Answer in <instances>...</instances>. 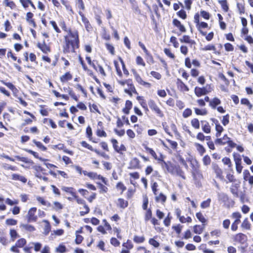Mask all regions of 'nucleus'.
Masks as SVG:
<instances>
[{
    "mask_svg": "<svg viewBox=\"0 0 253 253\" xmlns=\"http://www.w3.org/2000/svg\"><path fill=\"white\" fill-rule=\"evenodd\" d=\"M79 39L78 32L76 30H69L68 34L64 36L63 51L65 53L75 52L79 47Z\"/></svg>",
    "mask_w": 253,
    "mask_h": 253,
    "instance_id": "obj_1",
    "label": "nucleus"
},
{
    "mask_svg": "<svg viewBox=\"0 0 253 253\" xmlns=\"http://www.w3.org/2000/svg\"><path fill=\"white\" fill-rule=\"evenodd\" d=\"M194 91L197 96L200 97L211 92V88L209 85H207L202 88L196 86L195 88Z\"/></svg>",
    "mask_w": 253,
    "mask_h": 253,
    "instance_id": "obj_2",
    "label": "nucleus"
},
{
    "mask_svg": "<svg viewBox=\"0 0 253 253\" xmlns=\"http://www.w3.org/2000/svg\"><path fill=\"white\" fill-rule=\"evenodd\" d=\"M148 104L150 108L153 111L155 112L158 116L160 117H163L164 116V114L157 106L154 100L150 99L148 102Z\"/></svg>",
    "mask_w": 253,
    "mask_h": 253,
    "instance_id": "obj_3",
    "label": "nucleus"
},
{
    "mask_svg": "<svg viewBox=\"0 0 253 253\" xmlns=\"http://www.w3.org/2000/svg\"><path fill=\"white\" fill-rule=\"evenodd\" d=\"M15 158L17 160L23 162L27 164L26 165H24L22 164L21 165V166L25 169H29L31 168V167L34 164L33 161L28 159V158L20 157L19 156H15Z\"/></svg>",
    "mask_w": 253,
    "mask_h": 253,
    "instance_id": "obj_4",
    "label": "nucleus"
},
{
    "mask_svg": "<svg viewBox=\"0 0 253 253\" xmlns=\"http://www.w3.org/2000/svg\"><path fill=\"white\" fill-rule=\"evenodd\" d=\"M212 169L216 174V178H219L222 181L224 180V176L223 175V170L218 167L217 164L216 163H212Z\"/></svg>",
    "mask_w": 253,
    "mask_h": 253,
    "instance_id": "obj_5",
    "label": "nucleus"
},
{
    "mask_svg": "<svg viewBox=\"0 0 253 253\" xmlns=\"http://www.w3.org/2000/svg\"><path fill=\"white\" fill-rule=\"evenodd\" d=\"M37 211L36 208H32L28 211L27 218L28 222H35L37 220V216L35 215Z\"/></svg>",
    "mask_w": 253,
    "mask_h": 253,
    "instance_id": "obj_6",
    "label": "nucleus"
},
{
    "mask_svg": "<svg viewBox=\"0 0 253 253\" xmlns=\"http://www.w3.org/2000/svg\"><path fill=\"white\" fill-rule=\"evenodd\" d=\"M158 160L159 161V163L164 169H166L168 172H172L173 167L170 162H166L161 159H158Z\"/></svg>",
    "mask_w": 253,
    "mask_h": 253,
    "instance_id": "obj_7",
    "label": "nucleus"
},
{
    "mask_svg": "<svg viewBox=\"0 0 253 253\" xmlns=\"http://www.w3.org/2000/svg\"><path fill=\"white\" fill-rule=\"evenodd\" d=\"M79 14L82 18V22L84 24L86 30L88 32L91 31L92 29V27L87 18L85 17L83 13L81 11H79Z\"/></svg>",
    "mask_w": 253,
    "mask_h": 253,
    "instance_id": "obj_8",
    "label": "nucleus"
},
{
    "mask_svg": "<svg viewBox=\"0 0 253 253\" xmlns=\"http://www.w3.org/2000/svg\"><path fill=\"white\" fill-rule=\"evenodd\" d=\"M211 121L215 125V130L216 131L215 136L218 137L220 136L221 132L223 131V127L219 124L218 120L212 118Z\"/></svg>",
    "mask_w": 253,
    "mask_h": 253,
    "instance_id": "obj_9",
    "label": "nucleus"
},
{
    "mask_svg": "<svg viewBox=\"0 0 253 253\" xmlns=\"http://www.w3.org/2000/svg\"><path fill=\"white\" fill-rule=\"evenodd\" d=\"M140 168V161L137 158H133L130 161L128 169H139Z\"/></svg>",
    "mask_w": 253,
    "mask_h": 253,
    "instance_id": "obj_10",
    "label": "nucleus"
},
{
    "mask_svg": "<svg viewBox=\"0 0 253 253\" xmlns=\"http://www.w3.org/2000/svg\"><path fill=\"white\" fill-rule=\"evenodd\" d=\"M133 75L136 82L140 84L146 86L148 87H150L151 84L149 83L144 81L141 77L136 73L135 71H133Z\"/></svg>",
    "mask_w": 253,
    "mask_h": 253,
    "instance_id": "obj_11",
    "label": "nucleus"
},
{
    "mask_svg": "<svg viewBox=\"0 0 253 253\" xmlns=\"http://www.w3.org/2000/svg\"><path fill=\"white\" fill-rule=\"evenodd\" d=\"M239 187V183H234L232 184L230 188V192L236 197H238V188Z\"/></svg>",
    "mask_w": 253,
    "mask_h": 253,
    "instance_id": "obj_12",
    "label": "nucleus"
},
{
    "mask_svg": "<svg viewBox=\"0 0 253 253\" xmlns=\"http://www.w3.org/2000/svg\"><path fill=\"white\" fill-rule=\"evenodd\" d=\"M246 236L243 233H238L235 235L234 241L241 243H244L246 240Z\"/></svg>",
    "mask_w": 253,
    "mask_h": 253,
    "instance_id": "obj_13",
    "label": "nucleus"
},
{
    "mask_svg": "<svg viewBox=\"0 0 253 253\" xmlns=\"http://www.w3.org/2000/svg\"><path fill=\"white\" fill-rule=\"evenodd\" d=\"M38 47L44 53L50 52V47L45 44L44 41L42 43H38Z\"/></svg>",
    "mask_w": 253,
    "mask_h": 253,
    "instance_id": "obj_14",
    "label": "nucleus"
},
{
    "mask_svg": "<svg viewBox=\"0 0 253 253\" xmlns=\"http://www.w3.org/2000/svg\"><path fill=\"white\" fill-rule=\"evenodd\" d=\"M155 196V201L156 202L161 203L162 204H164L166 201L167 196L162 193H160L159 195L157 194Z\"/></svg>",
    "mask_w": 253,
    "mask_h": 253,
    "instance_id": "obj_15",
    "label": "nucleus"
},
{
    "mask_svg": "<svg viewBox=\"0 0 253 253\" xmlns=\"http://www.w3.org/2000/svg\"><path fill=\"white\" fill-rule=\"evenodd\" d=\"M176 84L178 87L180 88L181 90L186 92L189 91V89L188 86L186 85L185 84L179 79H177Z\"/></svg>",
    "mask_w": 253,
    "mask_h": 253,
    "instance_id": "obj_16",
    "label": "nucleus"
},
{
    "mask_svg": "<svg viewBox=\"0 0 253 253\" xmlns=\"http://www.w3.org/2000/svg\"><path fill=\"white\" fill-rule=\"evenodd\" d=\"M202 124V130L206 133H210L211 132V126L208 122L207 121H201Z\"/></svg>",
    "mask_w": 253,
    "mask_h": 253,
    "instance_id": "obj_17",
    "label": "nucleus"
},
{
    "mask_svg": "<svg viewBox=\"0 0 253 253\" xmlns=\"http://www.w3.org/2000/svg\"><path fill=\"white\" fill-rule=\"evenodd\" d=\"M172 23L175 26L178 27L181 32H186V29L184 27V26L183 25H182L181 24L179 20H178L177 19H174L173 20Z\"/></svg>",
    "mask_w": 253,
    "mask_h": 253,
    "instance_id": "obj_18",
    "label": "nucleus"
},
{
    "mask_svg": "<svg viewBox=\"0 0 253 253\" xmlns=\"http://www.w3.org/2000/svg\"><path fill=\"white\" fill-rule=\"evenodd\" d=\"M12 179L14 180L20 181L24 183H25L27 182V179L24 176L18 174H13L12 175Z\"/></svg>",
    "mask_w": 253,
    "mask_h": 253,
    "instance_id": "obj_19",
    "label": "nucleus"
},
{
    "mask_svg": "<svg viewBox=\"0 0 253 253\" xmlns=\"http://www.w3.org/2000/svg\"><path fill=\"white\" fill-rule=\"evenodd\" d=\"M72 78V75L69 73L67 72L64 75L60 77V81L62 83L67 82Z\"/></svg>",
    "mask_w": 253,
    "mask_h": 253,
    "instance_id": "obj_20",
    "label": "nucleus"
},
{
    "mask_svg": "<svg viewBox=\"0 0 253 253\" xmlns=\"http://www.w3.org/2000/svg\"><path fill=\"white\" fill-rule=\"evenodd\" d=\"M61 189L65 192L71 194L74 198H77L76 194L74 191V188L66 186H62Z\"/></svg>",
    "mask_w": 253,
    "mask_h": 253,
    "instance_id": "obj_21",
    "label": "nucleus"
},
{
    "mask_svg": "<svg viewBox=\"0 0 253 253\" xmlns=\"http://www.w3.org/2000/svg\"><path fill=\"white\" fill-rule=\"evenodd\" d=\"M194 145L197 149V150L201 156H202L206 152L205 148L201 144L198 143H195Z\"/></svg>",
    "mask_w": 253,
    "mask_h": 253,
    "instance_id": "obj_22",
    "label": "nucleus"
},
{
    "mask_svg": "<svg viewBox=\"0 0 253 253\" xmlns=\"http://www.w3.org/2000/svg\"><path fill=\"white\" fill-rule=\"evenodd\" d=\"M181 42H185L187 43L193 44L195 43V42L192 40L189 36L184 35L182 38L180 39Z\"/></svg>",
    "mask_w": 253,
    "mask_h": 253,
    "instance_id": "obj_23",
    "label": "nucleus"
},
{
    "mask_svg": "<svg viewBox=\"0 0 253 253\" xmlns=\"http://www.w3.org/2000/svg\"><path fill=\"white\" fill-rule=\"evenodd\" d=\"M117 205L122 209H125L127 207L128 202L123 199L119 198L118 200Z\"/></svg>",
    "mask_w": 253,
    "mask_h": 253,
    "instance_id": "obj_24",
    "label": "nucleus"
},
{
    "mask_svg": "<svg viewBox=\"0 0 253 253\" xmlns=\"http://www.w3.org/2000/svg\"><path fill=\"white\" fill-rule=\"evenodd\" d=\"M221 103L220 100L216 98H214L212 100L210 101V105L213 108L215 109L216 107Z\"/></svg>",
    "mask_w": 253,
    "mask_h": 253,
    "instance_id": "obj_25",
    "label": "nucleus"
},
{
    "mask_svg": "<svg viewBox=\"0 0 253 253\" xmlns=\"http://www.w3.org/2000/svg\"><path fill=\"white\" fill-rule=\"evenodd\" d=\"M36 199L42 205L46 206L47 207H50L51 206V204L48 201H45L42 197L37 196Z\"/></svg>",
    "mask_w": 253,
    "mask_h": 253,
    "instance_id": "obj_26",
    "label": "nucleus"
},
{
    "mask_svg": "<svg viewBox=\"0 0 253 253\" xmlns=\"http://www.w3.org/2000/svg\"><path fill=\"white\" fill-rule=\"evenodd\" d=\"M43 222L45 223L43 233L46 235H47L49 232L50 231L51 227L49 224V222L46 220H43Z\"/></svg>",
    "mask_w": 253,
    "mask_h": 253,
    "instance_id": "obj_27",
    "label": "nucleus"
},
{
    "mask_svg": "<svg viewBox=\"0 0 253 253\" xmlns=\"http://www.w3.org/2000/svg\"><path fill=\"white\" fill-rule=\"evenodd\" d=\"M242 228L245 229L246 230H250L251 229V224L248 221V219L247 218H245L243 222L241 224Z\"/></svg>",
    "mask_w": 253,
    "mask_h": 253,
    "instance_id": "obj_28",
    "label": "nucleus"
},
{
    "mask_svg": "<svg viewBox=\"0 0 253 253\" xmlns=\"http://www.w3.org/2000/svg\"><path fill=\"white\" fill-rule=\"evenodd\" d=\"M219 3L221 4L222 8L225 12H227L229 7L227 3L226 0H220L218 1Z\"/></svg>",
    "mask_w": 253,
    "mask_h": 253,
    "instance_id": "obj_29",
    "label": "nucleus"
},
{
    "mask_svg": "<svg viewBox=\"0 0 253 253\" xmlns=\"http://www.w3.org/2000/svg\"><path fill=\"white\" fill-rule=\"evenodd\" d=\"M20 227L30 232L35 230V228L33 226L29 224H22L20 225Z\"/></svg>",
    "mask_w": 253,
    "mask_h": 253,
    "instance_id": "obj_30",
    "label": "nucleus"
},
{
    "mask_svg": "<svg viewBox=\"0 0 253 253\" xmlns=\"http://www.w3.org/2000/svg\"><path fill=\"white\" fill-rule=\"evenodd\" d=\"M237 7L240 14H244L245 13V8L244 3L238 2L237 3Z\"/></svg>",
    "mask_w": 253,
    "mask_h": 253,
    "instance_id": "obj_31",
    "label": "nucleus"
},
{
    "mask_svg": "<svg viewBox=\"0 0 253 253\" xmlns=\"http://www.w3.org/2000/svg\"><path fill=\"white\" fill-rule=\"evenodd\" d=\"M144 148L145 149L146 151L147 152L149 153L152 155V156L153 157V158L155 159H156V160L158 159H157V156L156 153L152 148H150L147 146H145Z\"/></svg>",
    "mask_w": 253,
    "mask_h": 253,
    "instance_id": "obj_32",
    "label": "nucleus"
},
{
    "mask_svg": "<svg viewBox=\"0 0 253 253\" xmlns=\"http://www.w3.org/2000/svg\"><path fill=\"white\" fill-rule=\"evenodd\" d=\"M202 161L203 164L205 166H207L210 165L211 163V159L209 155H206L203 158Z\"/></svg>",
    "mask_w": 253,
    "mask_h": 253,
    "instance_id": "obj_33",
    "label": "nucleus"
},
{
    "mask_svg": "<svg viewBox=\"0 0 253 253\" xmlns=\"http://www.w3.org/2000/svg\"><path fill=\"white\" fill-rule=\"evenodd\" d=\"M194 232L196 234H200L202 233L204 227L200 225H196L193 227Z\"/></svg>",
    "mask_w": 253,
    "mask_h": 253,
    "instance_id": "obj_34",
    "label": "nucleus"
},
{
    "mask_svg": "<svg viewBox=\"0 0 253 253\" xmlns=\"http://www.w3.org/2000/svg\"><path fill=\"white\" fill-rule=\"evenodd\" d=\"M26 244V240L24 238H21L16 242L15 245L18 248H22Z\"/></svg>",
    "mask_w": 253,
    "mask_h": 253,
    "instance_id": "obj_35",
    "label": "nucleus"
},
{
    "mask_svg": "<svg viewBox=\"0 0 253 253\" xmlns=\"http://www.w3.org/2000/svg\"><path fill=\"white\" fill-rule=\"evenodd\" d=\"M219 200L223 202H226L228 200V197L227 194L224 193H218Z\"/></svg>",
    "mask_w": 253,
    "mask_h": 253,
    "instance_id": "obj_36",
    "label": "nucleus"
},
{
    "mask_svg": "<svg viewBox=\"0 0 253 253\" xmlns=\"http://www.w3.org/2000/svg\"><path fill=\"white\" fill-rule=\"evenodd\" d=\"M33 142L35 144L37 147L41 149L42 150L45 151L47 150L46 147L43 145V144L41 142L37 141L35 139L33 140Z\"/></svg>",
    "mask_w": 253,
    "mask_h": 253,
    "instance_id": "obj_37",
    "label": "nucleus"
},
{
    "mask_svg": "<svg viewBox=\"0 0 253 253\" xmlns=\"http://www.w3.org/2000/svg\"><path fill=\"white\" fill-rule=\"evenodd\" d=\"M191 125L196 129H199L200 128V123L197 119H193L191 122Z\"/></svg>",
    "mask_w": 253,
    "mask_h": 253,
    "instance_id": "obj_38",
    "label": "nucleus"
},
{
    "mask_svg": "<svg viewBox=\"0 0 253 253\" xmlns=\"http://www.w3.org/2000/svg\"><path fill=\"white\" fill-rule=\"evenodd\" d=\"M10 235L12 241H14L17 238L19 237L16 231L14 229H11L10 231Z\"/></svg>",
    "mask_w": 253,
    "mask_h": 253,
    "instance_id": "obj_39",
    "label": "nucleus"
},
{
    "mask_svg": "<svg viewBox=\"0 0 253 253\" xmlns=\"http://www.w3.org/2000/svg\"><path fill=\"white\" fill-rule=\"evenodd\" d=\"M152 213L151 210L149 209L146 210V211L145 214V221H147L150 219L152 218Z\"/></svg>",
    "mask_w": 253,
    "mask_h": 253,
    "instance_id": "obj_40",
    "label": "nucleus"
},
{
    "mask_svg": "<svg viewBox=\"0 0 253 253\" xmlns=\"http://www.w3.org/2000/svg\"><path fill=\"white\" fill-rule=\"evenodd\" d=\"M97 184L98 185V187L100 189L99 192L100 193H104L107 192L108 188L107 187L100 183L97 182Z\"/></svg>",
    "mask_w": 253,
    "mask_h": 253,
    "instance_id": "obj_41",
    "label": "nucleus"
},
{
    "mask_svg": "<svg viewBox=\"0 0 253 253\" xmlns=\"http://www.w3.org/2000/svg\"><path fill=\"white\" fill-rule=\"evenodd\" d=\"M211 202V199H208L207 200L203 201L201 204V207L203 209L208 208L210 206Z\"/></svg>",
    "mask_w": 253,
    "mask_h": 253,
    "instance_id": "obj_42",
    "label": "nucleus"
},
{
    "mask_svg": "<svg viewBox=\"0 0 253 253\" xmlns=\"http://www.w3.org/2000/svg\"><path fill=\"white\" fill-rule=\"evenodd\" d=\"M196 217L203 223H205L206 222L207 220L203 215V214L201 212H198L196 213Z\"/></svg>",
    "mask_w": 253,
    "mask_h": 253,
    "instance_id": "obj_43",
    "label": "nucleus"
},
{
    "mask_svg": "<svg viewBox=\"0 0 253 253\" xmlns=\"http://www.w3.org/2000/svg\"><path fill=\"white\" fill-rule=\"evenodd\" d=\"M145 240V238L143 236H134L133 241L136 243H143Z\"/></svg>",
    "mask_w": 253,
    "mask_h": 253,
    "instance_id": "obj_44",
    "label": "nucleus"
},
{
    "mask_svg": "<svg viewBox=\"0 0 253 253\" xmlns=\"http://www.w3.org/2000/svg\"><path fill=\"white\" fill-rule=\"evenodd\" d=\"M125 91L126 93H128L130 95H132V92L135 93H137L134 86L132 84L130 85L129 89L128 90L126 89Z\"/></svg>",
    "mask_w": 253,
    "mask_h": 253,
    "instance_id": "obj_45",
    "label": "nucleus"
},
{
    "mask_svg": "<svg viewBox=\"0 0 253 253\" xmlns=\"http://www.w3.org/2000/svg\"><path fill=\"white\" fill-rule=\"evenodd\" d=\"M233 218H235V221H238V222H240V218L242 217L241 213L239 212H233L232 214Z\"/></svg>",
    "mask_w": 253,
    "mask_h": 253,
    "instance_id": "obj_46",
    "label": "nucleus"
},
{
    "mask_svg": "<svg viewBox=\"0 0 253 253\" xmlns=\"http://www.w3.org/2000/svg\"><path fill=\"white\" fill-rule=\"evenodd\" d=\"M81 144L83 147L86 148L94 152V150H95V149H93V147L91 145H90L89 144H88L85 141H82L81 142Z\"/></svg>",
    "mask_w": 253,
    "mask_h": 253,
    "instance_id": "obj_47",
    "label": "nucleus"
},
{
    "mask_svg": "<svg viewBox=\"0 0 253 253\" xmlns=\"http://www.w3.org/2000/svg\"><path fill=\"white\" fill-rule=\"evenodd\" d=\"M2 167L6 170H16V168L15 167L11 166L7 164L3 163L2 164Z\"/></svg>",
    "mask_w": 253,
    "mask_h": 253,
    "instance_id": "obj_48",
    "label": "nucleus"
},
{
    "mask_svg": "<svg viewBox=\"0 0 253 253\" xmlns=\"http://www.w3.org/2000/svg\"><path fill=\"white\" fill-rule=\"evenodd\" d=\"M192 114V110L189 108L186 109L183 112L182 116L184 118H187Z\"/></svg>",
    "mask_w": 253,
    "mask_h": 253,
    "instance_id": "obj_49",
    "label": "nucleus"
},
{
    "mask_svg": "<svg viewBox=\"0 0 253 253\" xmlns=\"http://www.w3.org/2000/svg\"><path fill=\"white\" fill-rule=\"evenodd\" d=\"M195 112L198 115H205L207 114V112L205 109L201 110L198 108H195Z\"/></svg>",
    "mask_w": 253,
    "mask_h": 253,
    "instance_id": "obj_50",
    "label": "nucleus"
},
{
    "mask_svg": "<svg viewBox=\"0 0 253 253\" xmlns=\"http://www.w3.org/2000/svg\"><path fill=\"white\" fill-rule=\"evenodd\" d=\"M241 102L242 104L248 106L250 109L252 108V105L250 103L249 100L247 98H243L241 99Z\"/></svg>",
    "mask_w": 253,
    "mask_h": 253,
    "instance_id": "obj_51",
    "label": "nucleus"
},
{
    "mask_svg": "<svg viewBox=\"0 0 253 253\" xmlns=\"http://www.w3.org/2000/svg\"><path fill=\"white\" fill-rule=\"evenodd\" d=\"M176 171L177 175L180 176L184 179H185V176L184 175V172L179 167H178L176 168Z\"/></svg>",
    "mask_w": 253,
    "mask_h": 253,
    "instance_id": "obj_52",
    "label": "nucleus"
},
{
    "mask_svg": "<svg viewBox=\"0 0 253 253\" xmlns=\"http://www.w3.org/2000/svg\"><path fill=\"white\" fill-rule=\"evenodd\" d=\"M123 246L127 249V250H130L132 249L133 247L132 243L129 240H127L126 243H124L123 244Z\"/></svg>",
    "mask_w": 253,
    "mask_h": 253,
    "instance_id": "obj_53",
    "label": "nucleus"
},
{
    "mask_svg": "<svg viewBox=\"0 0 253 253\" xmlns=\"http://www.w3.org/2000/svg\"><path fill=\"white\" fill-rule=\"evenodd\" d=\"M229 116L228 114L226 115L223 117L222 120V124L225 126L229 124Z\"/></svg>",
    "mask_w": 253,
    "mask_h": 253,
    "instance_id": "obj_54",
    "label": "nucleus"
},
{
    "mask_svg": "<svg viewBox=\"0 0 253 253\" xmlns=\"http://www.w3.org/2000/svg\"><path fill=\"white\" fill-rule=\"evenodd\" d=\"M5 223L8 225H15L17 224V221L13 219L9 218L6 220Z\"/></svg>",
    "mask_w": 253,
    "mask_h": 253,
    "instance_id": "obj_55",
    "label": "nucleus"
},
{
    "mask_svg": "<svg viewBox=\"0 0 253 253\" xmlns=\"http://www.w3.org/2000/svg\"><path fill=\"white\" fill-rule=\"evenodd\" d=\"M94 152H95L97 155L102 156V157L104 158L107 160L109 159V156L104 152H100L97 149L94 150Z\"/></svg>",
    "mask_w": 253,
    "mask_h": 253,
    "instance_id": "obj_56",
    "label": "nucleus"
},
{
    "mask_svg": "<svg viewBox=\"0 0 253 253\" xmlns=\"http://www.w3.org/2000/svg\"><path fill=\"white\" fill-rule=\"evenodd\" d=\"M149 243L155 248H158L160 245L159 242L153 238H151L149 239Z\"/></svg>",
    "mask_w": 253,
    "mask_h": 253,
    "instance_id": "obj_57",
    "label": "nucleus"
},
{
    "mask_svg": "<svg viewBox=\"0 0 253 253\" xmlns=\"http://www.w3.org/2000/svg\"><path fill=\"white\" fill-rule=\"evenodd\" d=\"M226 178L227 179L228 182H233V183H234L236 181V179L234 177V176L230 173H228L227 174Z\"/></svg>",
    "mask_w": 253,
    "mask_h": 253,
    "instance_id": "obj_58",
    "label": "nucleus"
},
{
    "mask_svg": "<svg viewBox=\"0 0 253 253\" xmlns=\"http://www.w3.org/2000/svg\"><path fill=\"white\" fill-rule=\"evenodd\" d=\"M172 228L175 231L177 234H179L181 233L182 226L180 224H177L176 225L173 226Z\"/></svg>",
    "mask_w": 253,
    "mask_h": 253,
    "instance_id": "obj_59",
    "label": "nucleus"
},
{
    "mask_svg": "<svg viewBox=\"0 0 253 253\" xmlns=\"http://www.w3.org/2000/svg\"><path fill=\"white\" fill-rule=\"evenodd\" d=\"M136 62L138 65H142L143 66H145V63L144 62L143 59H142V58L141 57H140L139 56H137L136 59Z\"/></svg>",
    "mask_w": 253,
    "mask_h": 253,
    "instance_id": "obj_60",
    "label": "nucleus"
},
{
    "mask_svg": "<svg viewBox=\"0 0 253 253\" xmlns=\"http://www.w3.org/2000/svg\"><path fill=\"white\" fill-rule=\"evenodd\" d=\"M170 42L173 44L174 47L177 48L178 47L179 43L177 42L176 38L175 37L172 36L170 38Z\"/></svg>",
    "mask_w": 253,
    "mask_h": 253,
    "instance_id": "obj_61",
    "label": "nucleus"
},
{
    "mask_svg": "<svg viewBox=\"0 0 253 253\" xmlns=\"http://www.w3.org/2000/svg\"><path fill=\"white\" fill-rule=\"evenodd\" d=\"M250 171L247 169H245L243 171V178L245 181H247V179L251 177Z\"/></svg>",
    "mask_w": 253,
    "mask_h": 253,
    "instance_id": "obj_62",
    "label": "nucleus"
},
{
    "mask_svg": "<svg viewBox=\"0 0 253 253\" xmlns=\"http://www.w3.org/2000/svg\"><path fill=\"white\" fill-rule=\"evenodd\" d=\"M224 47L227 51H232L234 50L233 46L230 43H225Z\"/></svg>",
    "mask_w": 253,
    "mask_h": 253,
    "instance_id": "obj_63",
    "label": "nucleus"
},
{
    "mask_svg": "<svg viewBox=\"0 0 253 253\" xmlns=\"http://www.w3.org/2000/svg\"><path fill=\"white\" fill-rule=\"evenodd\" d=\"M57 252L63 253L66 251V247L65 246L60 245L56 249Z\"/></svg>",
    "mask_w": 253,
    "mask_h": 253,
    "instance_id": "obj_64",
    "label": "nucleus"
}]
</instances>
